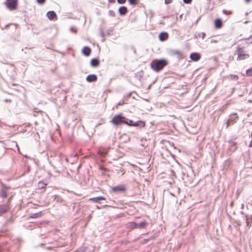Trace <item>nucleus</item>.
<instances>
[{"label": "nucleus", "instance_id": "obj_33", "mask_svg": "<svg viewBox=\"0 0 252 252\" xmlns=\"http://www.w3.org/2000/svg\"><path fill=\"white\" fill-rule=\"evenodd\" d=\"M1 195L4 198H6L7 196V193L5 192H3Z\"/></svg>", "mask_w": 252, "mask_h": 252}, {"label": "nucleus", "instance_id": "obj_17", "mask_svg": "<svg viewBox=\"0 0 252 252\" xmlns=\"http://www.w3.org/2000/svg\"><path fill=\"white\" fill-rule=\"evenodd\" d=\"M47 185V184L46 183H45L43 181H40L38 183L37 189H45L46 188Z\"/></svg>", "mask_w": 252, "mask_h": 252}, {"label": "nucleus", "instance_id": "obj_32", "mask_svg": "<svg viewBox=\"0 0 252 252\" xmlns=\"http://www.w3.org/2000/svg\"><path fill=\"white\" fill-rule=\"evenodd\" d=\"M37 1L39 4H43L45 2V0H37Z\"/></svg>", "mask_w": 252, "mask_h": 252}, {"label": "nucleus", "instance_id": "obj_23", "mask_svg": "<svg viewBox=\"0 0 252 252\" xmlns=\"http://www.w3.org/2000/svg\"><path fill=\"white\" fill-rule=\"evenodd\" d=\"M128 2L131 5H136L139 3V0H128Z\"/></svg>", "mask_w": 252, "mask_h": 252}, {"label": "nucleus", "instance_id": "obj_36", "mask_svg": "<svg viewBox=\"0 0 252 252\" xmlns=\"http://www.w3.org/2000/svg\"><path fill=\"white\" fill-rule=\"evenodd\" d=\"M201 34H202V38H204V37L205 36V35H206V34H205V33L204 32H202V33H201Z\"/></svg>", "mask_w": 252, "mask_h": 252}, {"label": "nucleus", "instance_id": "obj_8", "mask_svg": "<svg viewBox=\"0 0 252 252\" xmlns=\"http://www.w3.org/2000/svg\"><path fill=\"white\" fill-rule=\"evenodd\" d=\"M97 77L94 74L89 75L86 77V80L89 82H95L97 80Z\"/></svg>", "mask_w": 252, "mask_h": 252}, {"label": "nucleus", "instance_id": "obj_15", "mask_svg": "<svg viewBox=\"0 0 252 252\" xmlns=\"http://www.w3.org/2000/svg\"><path fill=\"white\" fill-rule=\"evenodd\" d=\"M105 200V198L103 196H98V197H96L91 198L89 199L90 201H93V202H94L95 203L99 202V201L100 200Z\"/></svg>", "mask_w": 252, "mask_h": 252}, {"label": "nucleus", "instance_id": "obj_35", "mask_svg": "<svg viewBox=\"0 0 252 252\" xmlns=\"http://www.w3.org/2000/svg\"><path fill=\"white\" fill-rule=\"evenodd\" d=\"M108 1L110 3H114L115 2V0H108Z\"/></svg>", "mask_w": 252, "mask_h": 252}, {"label": "nucleus", "instance_id": "obj_25", "mask_svg": "<svg viewBox=\"0 0 252 252\" xmlns=\"http://www.w3.org/2000/svg\"><path fill=\"white\" fill-rule=\"evenodd\" d=\"M134 123L133 121L132 120H129L128 121V120H127V124H125L126 125H127L129 126H134Z\"/></svg>", "mask_w": 252, "mask_h": 252}, {"label": "nucleus", "instance_id": "obj_30", "mask_svg": "<svg viewBox=\"0 0 252 252\" xmlns=\"http://www.w3.org/2000/svg\"><path fill=\"white\" fill-rule=\"evenodd\" d=\"M165 0V3L166 4L171 3L173 1V0Z\"/></svg>", "mask_w": 252, "mask_h": 252}, {"label": "nucleus", "instance_id": "obj_6", "mask_svg": "<svg viewBox=\"0 0 252 252\" xmlns=\"http://www.w3.org/2000/svg\"><path fill=\"white\" fill-rule=\"evenodd\" d=\"M223 25V23L221 20L220 18H218L214 21V27L216 29H220Z\"/></svg>", "mask_w": 252, "mask_h": 252}, {"label": "nucleus", "instance_id": "obj_12", "mask_svg": "<svg viewBox=\"0 0 252 252\" xmlns=\"http://www.w3.org/2000/svg\"><path fill=\"white\" fill-rule=\"evenodd\" d=\"M119 13L121 15H125L127 12V9L126 6H121L118 9Z\"/></svg>", "mask_w": 252, "mask_h": 252}, {"label": "nucleus", "instance_id": "obj_22", "mask_svg": "<svg viewBox=\"0 0 252 252\" xmlns=\"http://www.w3.org/2000/svg\"><path fill=\"white\" fill-rule=\"evenodd\" d=\"M137 224L138 225V228H143L147 225V222L145 221H143L139 223H137Z\"/></svg>", "mask_w": 252, "mask_h": 252}, {"label": "nucleus", "instance_id": "obj_27", "mask_svg": "<svg viewBox=\"0 0 252 252\" xmlns=\"http://www.w3.org/2000/svg\"><path fill=\"white\" fill-rule=\"evenodd\" d=\"M117 1L120 4H124L126 2V0H117Z\"/></svg>", "mask_w": 252, "mask_h": 252}, {"label": "nucleus", "instance_id": "obj_5", "mask_svg": "<svg viewBox=\"0 0 252 252\" xmlns=\"http://www.w3.org/2000/svg\"><path fill=\"white\" fill-rule=\"evenodd\" d=\"M112 190L115 192H124L126 190V188L125 185H120L113 187L112 188Z\"/></svg>", "mask_w": 252, "mask_h": 252}, {"label": "nucleus", "instance_id": "obj_18", "mask_svg": "<svg viewBox=\"0 0 252 252\" xmlns=\"http://www.w3.org/2000/svg\"><path fill=\"white\" fill-rule=\"evenodd\" d=\"M99 62L97 59H93L91 61V64L92 66L96 67L99 65Z\"/></svg>", "mask_w": 252, "mask_h": 252}, {"label": "nucleus", "instance_id": "obj_9", "mask_svg": "<svg viewBox=\"0 0 252 252\" xmlns=\"http://www.w3.org/2000/svg\"><path fill=\"white\" fill-rule=\"evenodd\" d=\"M168 38V34L167 32H162L159 34V39L160 41H163Z\"/></svg>", "mask_w": 252, "mask_h": 252}, {"label": "nucleus", "instance_id": "obj_16", "mask_svg": "<svg viewBox=\"0 0 252 252\" xmlns=\"http://www.w3.org/2000/svg\"><path fill=\"white\" fill-rule=\"evenodd\" d=\"M146 126V123L143 121H139L134 123V126H138L141 128H143Z\"/></svg>", "mask_w": 252, "mask_h": 252}, {"label": "nucleus", "instance_id": "obj_39", "mask_svg": "<svg viewBox=\"0 0 252 252\" xmlns=\"http://www.w3.org/2000/svg\"><path fill=\"white\" fill-rule=\"evenodd\" d=\"M245 0V1H246L247 3H249V2H250L251 1V0Z\"/></svg>", "mask_w": 252, "mask_h": 252}, {"label": "nucleus", "instance_id": "obj_3", "mask_svg": "<svg viewBox=\"0 0 252 252\" xmlns=\"http://www.w3.org/2000/svg\"><path fill=\"white\" fill-rule=\"evenodd\" d=\"M237 52L238 54L237 60L238 61L245 60L249 57V55L245 53L243 47H238L237 48Z\"/></svg>", "mask_w": 252, "mask_h": 252}, {"label": "nucleus", "instance_id": "obj_29", "mask_svg": "<svg viewBox=\"0 0 252 252\" xmlns=\"http://www.w3.org/2000/svg\"><path fill=\"white\" fill-rule=\"evenodd\" d=\"M231 124V121L230 120H228L226 123V127L227 128L229 125Z\"/></svg>", "mask_w": 252, "mask_h": 252}, {"label": "nucleus", "instance_id": "obj_14", "mask_svg": "<svg viewBox=\"0 0 252 252\" xmlns=\"http://www.w3.org/2000/svg\"><path fill=\"white\" fill-rule=\"evenodd\" d=\"M9 210V205H3L0 208V215L6 213Z\"/></svg>", "mask_w": 252, "mask_h": 252}, {"label": "nucleus", "instance_id": "obj_11", "mask_svg": "<svg viewBox=\"0 0 252 252\" xmlns=\"http://www.w3.org/2000/svg\"><path fill=\"white\" fill-rule=\"evenodd\" d=\"M171 54L172 55L177 56L179 58L182 59L183 57V53L179 50H173L171 52Z\"/></svg>", "mask_w": 252, "mask_h": 252}, {"label": "nucleus", "instance_id": "obj_21", "mask_svg": "<svg viewBox=\"0 0 252 252\" xmlns=\"http://www.w3.org/2000/svg\"><path fill=\"white\" fill-rule=\"evenodd\" d=\"M128 226L132 228H138V225L137 223L131 222L128 224Z\"/></svg>", "mask_w": 252, "mask_h": 252}, {"label": "nucleus", "instance_id": "obj_19", "mask_svg": "<svg viewBox=\"0 0 252 252\" xmlns=\"http://www.w3.org/2000/svg\"><path fill=\"white\" fill-rule=\"evenodd\" d=\"M246 222L247 226L250 227L251 226V224L252 223V216H246Z\"/></svg>", "mask_w": 252, "mask_h": 252}, {"label": "nucleus", "instance_id": "obj_34", "mask_svg": "<svg viewBox=\"0 0 252 252\" xmlns=\"http://www.w3.org/2000/svg\"><path fill=\"white\" fill-rule=\"evenodd\" d=\"M12 24H8L5 26L4 28H2V29H7L10 25H12Z\"/></svg>", "mask_w": 252, "mask_h": 252}, {"label": "nucleus", "instance_id": "obj_7", "mask_svg": "<svg viewBox=\"0 0 252 252\" xmlns=\"http://www.w3.org/2000/svg\"><path fill=\"white\" fill-rule=\"evenodd\" d=\"M200 55L197 53H192L190 55V59L194 62L198 61L200 59Z\"/></svg>", "mask_w": 252, "mask_h": 252}, {"label": "nucleus", "instance_id": "obj_1", "mask_svg": "<svg viewBox=\"0 0 252 252\" xmlns=\"http://www.w3.org/2000/svg\"><path fill=\"white\" fill-rule=\"evenodd\" d=\"M168 64V61L165 59L154 60L151 63V68L156 72H159Z\"/></svg>", "mask_w": 252, "mask_h": 252}, {"label": "nucleus", "instance_id": "obj_4", "mask_svg": "<svg viewBox=\"0 0 252 252\" xmlns=\"http://www.w3.org/2000/svg\"><path fill=\"white\" fill-rule=\"evenodd\" d=\"M17 0H7L5 5L11 10H14L17 8Z\"/></svg>", "mask_w": 252, "mask_h": 252}, {"label": "nucleus", "instance_id": "obj_2", "mask_svg": "<svg viewBox=\"0 0 252 252\" xmlns=\"http://www.w3.org/2000/svg\"><path fill=\"white\" fill-rule=\"evenodd\" d=\"M127 119L123 116L122 114L115 116L111 120V122L114 125H120L127 124Z\"/></svg>", "mask_w": 252, "mask_h": 252}, {"label": "nucleus", "instance_id": "obj_28", "mask_svg": "<svg viewBox=\"0 0 252 252\" xmlns=\"http://www.w3.org/2000/svg\"><path fill=\"white\" fill-rule=\"evenodd\" d=\"M109 15L111 16H115V12L113 10H110L109 11Z\"/></svg>", "mask_w": 252, "mask_h": 252}, {"label": "nucleus", "instance_id": "obj_26", "mask_svg": "<svg viewBox=\"0 0 252 252\" xmlns=\"http://www.w3.org/2000/svg\"><path fill=\"white\" fill-rule=\"evenodd\" d=\"M98 153L100 154V155H101L102 156H105V155L107 154V152L104 151H99L98 152Z\"/></svg>", "mask_w": 252, "mask_h": 252}, {"label": "nucleus", "instance_id": "obj_38", "mask_svg": "<svg viewBox=\"0 0 252 252\" xmlns=\"http://www.w3.org/2000/svg\"><path fill=\"white\" fill-rule=\"evenodd\" d=\"M218 42L217 40H212L211 41V43H217Z\"/></svg>", "mask_w": 252, "mask_h": 252}, {"label": "nucleus", "instance_id": "obj_40", "mask_svg": "<svg viewBox=\"0 0 252 252\" xmlns=\"http://www.w3.org/2000/svg\"><path fill=\"white\" fill-rule=\"evenodd\" d=\"M250 201H251V202L249 201V203L251 204V205H252V199L251 200H250Z\"/></svg>", "mask_w": 252, "mask_h": 252}, {"label": "nucleus", "instance_id": "obj_37", "mask_svg": "<svg viewBox=\"0 0 252 252\" xmlns=\"http://www.w3.org/2000/svg\"><path fill=\"white\" fill-rule=\"evenodd\" d=\"M249 147H252V140L250 142V143L249 144Z\"/></svg>", "mask_w": 252, "mask_h": 252}, {"label": "nucleus", "instance_id": "obj_24", "mask_svg": "<svg viewBox=\"0 0 252 252\" xmlns=\"http://www.w3.org/2000/svg\"><path fill=\"white\" fill-rule=\"evenodd\" d=\"M246 75L248 76H252V67L246 71Z\"/></svg>", "mask_w": 252, "mask_h": 252}, {"label": "nucleus", "instance_id": "obj_31", "mask_svg": "<svg viewBox=\"0 0 252 252\" xmlns=\"http://www.w3.org/2000/svg\"><path fill=\"white\" fill-rule=\"evenodd\" d=\"M192 0H183V1L185 3L189 4L190 3Z\"/></svg>", "mask_w": 252, "mask_h": 252}, {"label": "nucleus", "instance_id": "obj_20", "mask_svg": "<svg viewBox=\"0 0 252 252\" xmlns=\"http://www.w3.org/2000/svg\"><path fill=\"white\" fill-rule=\"evenodd\" d=\"M42 215V212H38V213H35V214H32L30 217V218L35 219V218H39V217H41Z\"/></svg>", "mask_w": 252, "mask_h": 252}, {"label": "nucleus", "instance_id": "obj_13", "mask_svg": "<svg viewBox=\"0 0 252 252\" xmlns=\"http://www.w3.org/2000/svg\"><path fill=\"white\" fill-rule=\"evenodd\" d=\"M82 53L84 55L88 56L91 53V49L89 47L85 46L82 49Z\"/></svg>", "mask_w": 252, "mask_h": 252}, {"label": "nucleus", "instance_id": "obj_10", "mask_svg": "<svg viewBox=\"0 0 252 252\" xmlns=\"http://www.w3.org/2000/svg\"><path fill=\"white\" fill-rule=\"evenodd\" d=\"M47 16L50 20H53L55 18H57L56 14L53 11L48 12L47 13Z\"/></svg>", "mask_w": 252, "mask_h": 252}]
</instances>
